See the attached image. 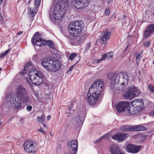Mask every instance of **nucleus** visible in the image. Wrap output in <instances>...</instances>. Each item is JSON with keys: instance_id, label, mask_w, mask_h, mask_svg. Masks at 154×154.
I'll use <instances>...</instances> for the list:
<instances>
[{"instance_id": "29", "label": "nucleus", "mask_w": 154, "mask_h": 154, "mask_svg": "<svg viewBox=\"0 0 154 154\" xmlns=\"http://www.w3.org/2000/svg\"><path fill=\"white\" fill-rule=\"evenodd\" d=\"M41 0H35L34 2L35 5L36 7H38L40 5Z\"/></svg>"}, {"instance_id": "45", "label": "nucleus", "mask_w": 154, "mask_h": 154, "mask_svg": "<svg viewBox=\"0 0 154 154\" xmlns=\"http://www.w3.org/2000/svg\"><path fill=\"white\" fill-rule=\"evenodd\" d=\"M22 33H23V32L22 31H20L19 32H18L17 33V35H21V34H22Z\"/></svg>"}, {"instance_id": "15", "label": "nucleus", "mask_w": 154, "mask_h": 154, "mask_svg": "<svg viewBox=\"0 0 154 154\" xmlns=\"http://www.w3.org/2000/svg\"><path fill=\"white\" fill-rule=\"evenodd\" d=\"M128 136V134L118 133L112 136V137L115 140L121 142L126 139Z\"/></svg>"}, {"instance_id": "35", "label": "nucleus", "mask_w": 154, "mask_h": 154, "mask_svg": "<svg viewBox=\"0 0 154 154\" xmlns=\"http://www.w3.org/2000/svg\"><path fill=\"white\" fill-rule=\"evenodd\" d=\"M76 152L73 151H71L69 149L68 152H67L66 154H76Z\"/></svg>"}, {"instance_id": "23", "label": "nucleus", "mask_w": 154, "mask_h": 154, "mask_svg": "<svg viewBox=\"0 0 154 154\" xmlns=\"http://www.w3.org/2000/svg\"><path fill=\"white\" fill-rule=\"evenodd\" d=\"M152 34L154 33V24L148 25L146 27Z\"/></svg>"}, {"instance_id": "9", "label": "nucleus", "mask_w": 154, "mask_h": 154, "mask_svg": "<svg viewBox=\"0 0 154 154\" xmlns=\"http://www.w3.org/2000/svg\"><path fill=\"white\" fill-rule=\"evenodd\" d=\"M38 146V144L35 141L29 140H26L23 145L25 152L32 154H34L36 152Z\"/></svg>"}, {"instance_id": "12", "label": "nucleus", "mask_w": 154, "mask_h": 154, "mask_svg": "<svg viewBox=\"0 0 154 154\" xmlns=\"http://www.w3.org/2000/svg\"><path fill=\"white\" fill-rule=\"evenodd\" d=\"M71 3L75 8L81 9L87 6L89 1L88 0H72Z\"/></svg>"}, {"instance_id": "36", "label": "nucleus", "mask_w": 154, "mask_h": 154, "mask_svg": "<svg viewBox=\"0 0 154 154\" xmlns=\"http://www.w3.org/2000/svg\"><path fill=\"white\" fill-rule=\"evenodd\" d=\"M107 57V56L106 54H104L102 55V57H101V60H105Z\"/></svg>"}, {"instance_id": "10", "label": "nucleus", "mask_w": 154, "mask_h": 154, "mask_svg": "<svg viewBox=\"0 0 154 154\" xmlns=\"http://www.w3.org/2000/svg\"><path fill=\"white\" fill-rule=\"evenodd\" d=\"M129 106V102L125 101H119L115 105L116 109L118 113L125 112L128 109Z\"/></svg>"}, {"instance_id": "2", "label": "nucleus", "mask_w": 154, "mask_h": 154, "mask_svg": "<svg viewBox=\"0 0 154 154\" xmlns=\"http://www.w3.org/2000/svg\"><path fill=\"white\" fill-rule=\"evenodd\" d=\"M103 82L100 79L95 80L90 86L87 94V101L91 106H94L104 89Z\"/></svg>"}, {"instance_id": "17", "label": "nucleus", "mask_w": 154, "mask_h": 154, "mask_svg": "<svg viewBox=\"0 0 154 154\" xmlns=\"http://www.w3.org/2000/svg\"><path fill=\"white\" fill-rule=\"evenodd\" d=\"M85 118L84 116H79L77 117L75 115H74L72 119H75L74 121L76 122V123H79V125H81L82 124V121Z\"/></svg>"}, {"instance_id": "47", "label": "nucleus", "mask_w": 154, "mask_h": 154, "mask_svg": "<svg viewBox=\"0 0 154 154\" xmlns=\"http://www.w3.org/2000/svg\"><path fill=\"white\" fill-rule=\"evenodd\" d=\"M42 124L43 125L44 128H47V127L45 124H44L43 123H42Z\"/></svg>"}, {"instance_id": "34", "label": "nucleus", "mask_w": 154, "mask_h": 154, "mask_svg": "<svg viewBox=\"0 0 154 154\" xmlns=\"http://www.w3.org/2000/svg\"><path fill=\"white\" fill-rule=\"evenodd\" d=\"M108 58L109 59H112L113 57V53L112 52H110L108 54Z\"/></svg>"}, {"instance_id": "16", "label": "nucleus", "mask_w": 154, "mask_h": 154, "mask_svg": "<svg viewBox=\"0 0 154 154\" xmlns=\"http://www.w3.org/2000/svg\"><path fill=\"white\" fill-rule=\"evenodd\" d=\"M78 143L76 140H72L68 143L69 146V149L71 151H73L76 152L77 151Z\"/></svg>"}, {"instance_id": "41", "label": "nucleus", "mask_w": 154, "mask_h": 154, "mask_svg": "<svg viewBox=\"0 0 154 154\" xmlns=\"http://www.w3.org/2000/svg\"><path fill=\"white\" fill-rule=\"evenodd\" d=\"M74 65H73L70 67V68H69V69L68 70V72H70L72 71L74 66Z\"/></svg>"}, {"instance_id": "50", "label": "nucleus", "mask_w": 154, "mask_h": 154, "mask_svg": "<svg viewBox=\"0 0 154 154\" xmlns=\"http://www.w3.org/2000/svg\"><path fill=\"white\" fill-rule=\"evenodd\" d=\"M31 0H29L28 2V4H30V3H31Z\"/></svg>"}, {"instance_id": "31", "label": "nucleus", "mask_w": 154, "mask_h": 154, "mask_svg": "<svg viewBox=\"0 0 154 154\" xmlns=\"http://www.w3.org/2000/svg\"><path fill=\"white\" fill-rule=\"evenodd\" d=\"M142 54L138 53L136 55V60H138L139 61L140 60L141 58L142 57Z\"/></svg>"}, {"instance_id": "44", "label": "nucleus", "mask_w": 154, "mask_h": 154, "mask_svg": "<svg viewBox=\"0 0 154 154\" xmlns=\"http://www.w3.org/2000/svg\"><path fill=\"white\" fill-rule=\"evenodd\" d=\"M3 22V18L2 17H0V23H2Z\"/></svg>"}, {"instance_id": "24", "label": "nucleus", "mask_w": 154, "mask_h": 154, "mask_svg": "<svg viewBox=\"0 0 154 154\" xmlns=\"http://www.w3.org/2000/svg\"><path fill=\"white\" fill-rule=\"evenodd\" d=\"M139 103L140 104L142 103V102H140V100L135 99L132 102L131 104L132 105L138 106Z\"/></svg>"}, {"instance_id": "3", "label": "nucleus", "mask_w": 154, "mask_h": 154, "mask_svg": "<svg viewBox=\"0 0 154 154\" xmlns=\"http://www.w3.org/2000/svg\"><path fill=\"white\" fill-rule=\"evenodd\" d=\"M32 64L31 62L27 63L25 66L23 70L21 72L22 75L28 72V78H27L26 81L29 84L32 83L35 85H40L43 82V73L40 70L35 68L30 69Z\"/></svg>"}, {"instance_id": "49", "label": "nucleus", "mask_w": 154, "mask_h": 154, "mask_svg": "<svg viewBox=\"0 0 154 154\" xmlns=\"http://www.w3.org/2000/svg\"><path fill=\"white\" fill-rule=\"evenodd\" d=\"M111 2V0H107V3L108 4L110 3Z\"/></svg>"}, {"instance_id": "30", "label": "nucleus", "mask_w": 154, "mask_h": 154, "mask_svg": "<svg viewBox=\"0 0 154 154\" xmlns=\"http://www.w3.org/2000/svg\"><path fill=\"white\" fill-rule=\"evenodd\" d=\"M77 56V54L75 53L72 54L69 57V59L72 60L74 58Z\"/></svg>"}, {"instance_id": "43", "label": "nucleus", "mask_w": 154, "mask_h": 154, "mask_svg": "<svg viewBox=\"0 0 154 154\" xmlns=\"http://www.w3.org/2000/svg\"><path fill=\"white\" fill-rule=\"evenodd\" d=\"M101 61H102V60H101V59H99V60L97 59L95 60V61L97 63H100Z\"/></svg>"}, {"instance_id": "8", "label": "nucleus", "mask_w": 154, "mask_h": 154, "mask_svg": "<svg viewBox=\"0 0 154 154\" xmlns=\"http://www.w3.org/2000/svg\"><path fill=\"white\" fill-rule=\"evenodd\" d=\"M31 42L34 45H36L41 46L46 45L50 46V48L52 49H54V46L53 42L50 41H47L43 40L40 36L38 32H35L32 37Z\"/></svg>"}, {"instance_id": "56", "label": "nucleus", "mask_w": 154, "mask_h": 154, "mask_svg": "<svg viewBox=\"0 0 154 154\" xmlns=\"http://www.w3.org/2000/svg\"><path fill=\"white\" fill-rule=\"evenodd\" d=\"M50 134L51 135H52V134Z\"/></svg>"}, {"instance_id": "28", "label": "nucleus", "mask_w": 154, "mask_h": 154, "mask_svg": "<svg viewBox=\"0 0 154 154\" xmlns=\"http://www.w3.org/2000/svg\"><path fill=\"white\" fill-rule=\"evenodd\" d=\"M148 88L151 93H153L154 92V87L152 85H149Z\"/></svg>"}, {"instance_id": "7", "label": "nucleus", "mask_w": 154, "mask_h": 154, "mask_svg": "<svg viewBox=\"0 0 154 154\" xmlns=\"http://www.w3.org/2000/svg\"><path fill=\"white\" fill-rule=\"evenodd\" d=\"M83 21L81 20L72 22L68 27V30L72 36H77L82 32Z\"/></svg>"}, {"instance_id": "27", "label": "nucleus", "mask_w": 154, "mask_h": 154, "mask_svg": "<svg viewBox=\"0 0 154 154\" xmlns=\"http://www.w3.org/2000/svg\"><path fill=\"white\" fill-rule=\"evenodd\" d=\"M128 112L131 115H133L135 113V110L133 109V108H130L128 110Z\"/></svg>"}, {"instance_id": "52", "label": "nucleus", "mask_w": 154, "mask_h": 154, "mask_svg": "<svg viewBox=\"0 0 154 154\" xmlns=\"http://www.w3.org/2000/svg\"><path fill=\"white\" fill-rule=\"evenodd\" d=\"M3 1V0H0V2H1V3H2Z\"/></svg>"}, {"instance_id": "5", "label": "nucleus", "mask_w": 154, "mask_h": 154, "mask_svg": "<svg viewBox=\"0 0 154 154\" xmlns=\"http://www.w3.org/2000/svg\"><path fill=\"white\" fill-rule=\"evenodd\" d=\"M68 2L69 0H62L55 6L52 14L54 19L60 20L62 17L68 7Z\"/></svg>"}, {"instance_id": "55", "label": "nucleus", "mask_w": 154, "mask_h": 154, "mask_svg": "<svg viewBox=\"0 0 154 154\" xmlns=\"http://www.w3.org/2000/svg\"><path fill=\"white\" fill-rule=\"evenodd\" d=\"M1 70H2V68L0 67V71Z\"/></svg>"}, {"instance_id": "4", "label": "nucleus", "mask_w": 154, "mask_h": 154, "mask_svg": "<svg viewBox=\"0 0 154 154\" xmlns=\"http://www.w3.org/2000/svg\"><path fill=\"white\" fill-rule=\"evenodd\" d=\"M42 66L49 72H56L59 70L62 64L56 59L43 58L41 61Z\"/></svg>"}, {"instance_id": "1", "label": "nucleus", "mask_w": 154, "mask_h": 154, "mask_svg": "<svg viewBox=\"0 0 154 154\" xmlns=\"http://www.w3.org/2000/svg\"><path fill=\"white\" fill-rule=\"evenodd\" d=\"M6 100L7 101L13 104L15 109H22V103H27L29 100L27 89L22 85H19L16 88L13 97L11 93L6 96Z\"/></svg>"}, {"instance_id": "6", "label": "nucleus", "mask_w": 154, "mask_h": 154, "mask_svg": "<svg viewBox=\"0 0 154 154\" xmlns=\"http://www.w3.org/2000/svg\"><path fill=\"white\" fill-rule=\"evenodd\" d=\"M121 76H122V82L121 83L122 85H123L122 87H126L128 82V77L126 74H122L121 73L118 74L116 73H109L108 74L107 77L111 81L112 87L114 88H116V87H117ZM122 89H125V88H122Z\"/></svg>"}, {"instance_id": "38", "label": "nucleus", "mask_w": 154, "mask_h": 154, "mask_svg": "<svg viewBox=\"0 0 154 154\" xmlns=\"http://www.w3.org/2000/svg\"><path fill=\"white\" fill-rule=\"evenodd\" d=\"M32 108V106L30 105H28L26 107V109L27 111H30Z\"/></svg>"}, {"instance_id": "18", "label": "nucleus", "mask_w": 154, "mask_h": 154, "mask_svg": "<svg viewBox=\"0 0 154 154\" xmlns=\"http://www.w3.org/2000/svg\"><path fill=\"white\" fill-rule=\"evenodd\" d=\"M120 130L123 131H133V126L128 125H123L120 127Z\"/></svg>"}, {"instance_id": "54", "label": "nucleus", "mask_w": 154, "mask_h": 154, "mask_svg": "<svg viewBox=\"0 0 154 154\" xmlns=\"http://www.w3.org/2000/svg\"><path fill=\"white\" fill-rule=\"evenodd\" d=\"M50 17L51 18V19L52 17L51 16V15H50Z\"/></svg>"}, {"instance_id": "53", "label": "nucleus", "mask_w": 154, "mask_h": 154, "mask_svg": "<svg viewBox=\"0 0 154 154\" xmlns=\"http://www.w3.org/2000/svg\"><path fill=\"white\" fill-rule=\"evenodd\" d=\"M9 120L10 121H11V120H12V119H11V118H10V119H9Z\"/></svg>"}, {"instance_id": "40", "label": "nucleus", "mask_w": 154, "mask_h": 154, "mask_svg": "<svg viewBox=\"0 0 154 154\" xmlns=\"http://www.w3.org/2000/svg\"><path fill=\"white\" fill-rule=\"evenodd\" d=\"M149 45V43L148 42H146L144 43L143 44V45L144 46L146 47H148Z\"/></svg>"}, {"instance_id": "20", "label": "nucleus", "mask_w": 154, "mask_h": 154, "mask_svg": "<svg viewBox=\"0 0 154 154\" xmlns=\"http://www.w3.org/2000/svg\"><path fill=\"white\" fill-rule=\"evenodd\" d=\"M135 138L139 142L143 141L146 138L145 136L142 134H138L136 136Z\"/></svg>"}, {"instance_id": "26", "label": "nucleus", "mask_w": 154, "mask_h": 154, "mask_svg": "<svg viewBox=\"0 0 154 154\" xmlns=\"http://www.w3.org/2000/svg\"><path fill=\"white\" fill-rule=\"evenodd\" d=\"M10 49H8L6 50L4 52L0 54V58H2L6 56L9 52Z\"/></svg>"}, {"instance_id": "25", "label": "nucleus", "mask_w": 154, "mask_h": 154, "mask_svg": "<svg viewBox=\"0 0 154 154\" xmlns=\"http://www.w3.org/2000/svg\"><path fill=\"white\" fill-rule=\"evenodd\" d=\"M37 11L36 9L34 8H30L29 10V13L31 15H34Z\"/></svg>"}, {"instance_id": "11", "label": "nucleus", "mask_w": 154, "mask_h": 154, "mask_svg": "<svg viewBox=\"0 0 154 154\" xmlns=\"http://www.w3.org/2000/svg\"><path fill=\"white\" fill-rule=\"evenodd\" d=\"M140 91L134 86L131 87L128 91L123 95V97L126 99L130 100L133 98L135 96H138L140 94Z\"/></svg>"}, {"instance_id": "22", "label": "nucleus", "mask_w": 154, "mask_h": 154, "mask_svg": "<svg viewBox=\"0 0 154 154\" xmlns=\"http://www.w3.org/2000/svg\"><path fill=\"white\" fill-rule=\"evenodd\" d=\"M45 119V116L44 113H42L41 116L38 117L37 120L40 123H42L44 121Z\"/></svg>"}, {"instance_id": "14", "label": "nucleus", "mask_w": 154, "mask_h": 154, "mask_svg": "<svg viewBox=\"0 0 154 154\" xmlns=\"http://www.w3.org/2000/svg\"><path fill=\"white\" fill-rule=\"evenodd\" d=\"M141 147V146H135L130 144L127 145L126 149L128 152L135 153H137L139 151Z\"/></svg>"}, {"instance_id": "48", "label": "nucleus", "mask_w": 154, "mask_h": 154, "mask_svg": "<svg viewBox=\"0 0 154 154\" xmlns=\"http://www.w3.org/2000/svg\"><path fill=\"white\" fill-rule=\"evenodd\" d=\"M47 119H48V120L50 119H51V116L50 115L48 116H47Z\"/></svg>"}, {"instance_id": "19", "label": "nucleus", "mask_w": 154, "mask_h": 154, "mask_svg": "<svg viewBox=\"0 0 154 154\" xmlns=\"http://www.w3.org/2000/svg\"><path fill=\"white\" fill-rule=\"evenodd\" d=\"M146 129V127L142 125H138L133 126V131H141Z\"/></svg>"}, {"instance_id": "51", "label": "nucleus", "mask_w": 154, "mask_h": 154, "mask_svg": "<svg viewBox=\"0 0 154 154\" xmlns=\"http://www.w3.org/2000/svg\"><path fill=\"white\" fill-rule=\"evenodd\" d=\"M36 57V55L33 56V58H35Z\"/></svg>"}, {"instance_id": "46", "label": "nucleus", "mask_w": 154, "mask_h": 154, "mask_svg": "<svg viewBox=\"0 0 154 154\" xmlns=\"http://www.w3.org/2000/svg\"><path fill=\"white\" fill-rule=\"evenodd\" d=\"M151 115L152 116H154V110L152 111L151 113Z\"/></svg>"}, {"instance_id": "33", "label": "nucleus", "mask_w": 154, "mask_h": 154, "mask_svg": "<svg viewBox=\"0 0 154 154\" xmlns=\"http://www.w3.org/2000/svg\"><path fill=\"white\" fill-rule=\"evenodd\" d=\"M91 45V43L90 42H89L87 43L86 46L85 47V49L86 50H88L90 47Z\"/></svg>"}, {"instance_id": "39", "label": "nucleus", "mask_w": 154, "mask_h": 154, "mask_svg": "<svg viewBox=\"0 0 154 154\" xmlns=\"http://www.w3.org/2000/svg\"><path fill=\"white\" fill-rule=\"evenodd\" d=\"M39 131L42 133L44 134H46V131H45L44 130H43L42 128H41L39 130Z\"/></svg>"}, {"instance_id": "42", "label": "nucleus", "mask_w": 154, "mask_h": 154, "mask_svg": "<svg viewBox=\"0 0 154 154\" xmlns=\"http://www.w3.org/2000/svg\"><path fill=\"white\" fill-rule=\"evenodd\" d=\"M71 110V108H69L66 111V113H69V114H70V113L69 112V111Z\"/></svg>"}, {"instance_id": "32", "label": "nucleus", "mask_w": 154, "mask_h": 154, "mask_svg": "<svg viewBox=\"0 0 154 154\" xmlns=\"http://www.w3.org/2000/svg\"><path fill=\"white\" fill-rule=\"evenodd\" d=\"M105 14L108 15L110 13V10L109 8H107L106 9L105 11Z\"/></svg>"}, {"instance_id": "21", "label": "nucleus", "mask_w": 154, "mask_h": 154, "mask_svg": "<svg viewBox=\"0 0 154 154\" xmlns=\"http://www.w3.org/2000/svg\"><path fill=\"white\" fill-rule=\"evenodd\" d=\"M152 33L149 31L146 28L143 32V36L145 38H148Z\"/></svg>"}, {"instance_id": "37", "label": "nucleus", "mask_w": 154, "mask_h": 154, "mask_svg": "<svg viewBox=\"0 0 154 154\" xmlns=\"http://www.w3.org/2000/svg\"><path fill=\"white\" fill-rule=\"evenodd\" d=\"M106 135H103V136L101 137L100 138H99L97 140H96V141L95 142H98L100 141L102 138H104L106 137Z\"/></svg>"}, {"instance_id": "13", "label": "nucleus", "mask_w": 154, "mask_h": 154, "mask_svg": "<svg viewBox=\"0 0 154 154\" xmlns=\"http://www.w3.org/2000/svg\"><path fill=\"white\" fill-rule=\"evenodd\" d=\"M111 32L107 29L103 30L102 33V35L100 38V41L102 44H106L111 36Z\"/></svg>"}]
</instances>
